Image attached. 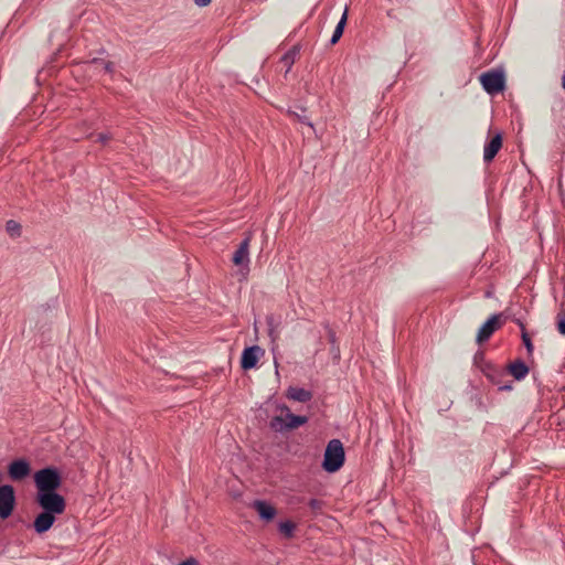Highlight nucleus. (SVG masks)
Wrapping results in <instances>:
<instances>
[{"mask_svg": "<svg viewBox=\"0 0 565 565\" xmlns=\"http://www.w3.org/2000/svg\"><path fill=\"white\" fill-rule=\"evenodd\" d=\"M35 503L46 512L54 515L63 514L66 509V501L57 491L36 493Z\"/></svg>", "mask_w": 565, "mask_h": 565, "instance_id": "4", "label": "nucleus"}, {"mask_svg": "<svg viewBox=\"0 0 565 565\" xmlns=\"http://www.w3.org/2000/svg\"><path fill=\"white\" fill-rule=\"evenodd\" d=\"M308 505L312 511H319L322 508V501L312 498L309 500Z\"/></svg>", "mask_w": 565, "mask_h": 565, "instance_id": "27", "label": "nucleus"}, {"mask_svg": "<svg viewBox=\"0 0 565 565\" xmlns=\"http://www.w3.org/2000/svg\"><path fill=\"white\" fill-rule=\"evenodd\" d=\"M249 244H250V235H247L238 245L237 249L233 255V263L236 266H245L248 267L249 264Z\"/></svg>", "mask_w": 565, "mask_h": 565, "instance_id": "13", "label": "nucleus"}, {"mask_svg": "<svg viewBox=\"0 0 565 565\" xmlns=\"http://www.w3.org/2000/svg\"><path fill=\"white\" fill-rule=\"evenodd\" d=\"M278 530L286 539H291L296 530V524L292 521L286 520L279 523Z\"/></svg>", "mask_w": 565, "mask_h": 565, "instance_id": "20", "label": "nucleus"}, {"mask_svg": "<svg viewBox=\"0 0 565 565\" xmlns=\"http://www.w3.org/2000/svg\"><path fill=\"white\" fill-rule=\"evenodd\" d=\"M482 374L493 384L497 385L499 391H511L513 388L512 382L505 380L507 374L504 369L495 364H484Z\"/></svg>", "mask_w": 565, "mask_h": 565, "instance_id": "6", "label": "nucleus"}, {"mask_svg": "<svg viewBox=\"0 0 565 565\" xmlns=\"http://www.w3.org/2000/svg\"><path fill=\"white\" fill-rule=\"evenodd\" d=\"M90 63L103 65V68H104V71L106 73H113L114 70H115V65L110 61H103L100 58H93Z\"/></svg>", "mask_w": 565, "mask_h": 565, "instance_id": "26", "label": "nucleus"}, {"mask_svg": "<svg viewBox=\"0 0 565 565\" xmlns=\"http://www.w3.org/2000/svg\"><path fill=\"white\" fill-rule=\"evenodd\" d=\"M252 507L256 510L259 518L266 522L271 521L277 514L275 507L264 500H255Z\"/></svg>", "mask_w": 565, "mask_h": 565, "instance_id": "14", "label": "nucleus"}, {"mask_svg": "<svg viewBox=\"0 0 565 565\" xmlns=\"http://www.w3.org/2000/svg\"><path fill=\"white\" fill-rule=\"evenodd\" d=\"M6 231L11 237H20L22 234V226L14 220H9L6 223Z\"/></svg>", "mask_w": 565, "mask_h": 565, "instance_id": "21", "label": "nucleus"}, {"mask_svg": "<svg viewBox=\"0 0 565 565\" xmlns=\"http://www.w3.org/2000/svg\"><path fill=\"white\" fill-rule=\"evenodd\" d=\"M345 461L343 444L340 439H331L326 447L322 468L329 473L337 472Z\"/></svg>", "mask_w": 565, "mask_h": 565, "instance_id": "2", "label": "nucleus"}, {"mask_svg": "<svg viewBox=\"0 0 565 565\" xmlns=\"http://www.w3.org/2000/svg\"><path fill=\"white\" fill-rule=\"evenodd\" d=\"M17 499L15 491L11 484L0 486V519L7 520L13 513Z\"/></svg>", "mask_w": 565, "mask_h": 565, "instance_id": "7", "label": "nucleus"}, {"mask_svg": "<svg viewBox=\"0 0 565 565\" xmlns=\"http://www.w3.org/2000/svg\"><path fill=\"white\" fill-rule=\"evenodd\" d=\"M482 88L489 95H495L505 88V75L502 70H490L480 75Z\"/></svg>", "mask_w": 565, "mask_h": 565, "instance_id": "5", "label": "nucleus"}, {"mask_svg": "<svg viewBox=\"0 0 565 565\" xmlns=\"http://www.w3.org/2000/svg\"><path fill=\"white\" fill-rule=\"evenodd\" d=\"M503 326L502 313L492 315L478 330L476 342L482 344Z\"/></svg>", "mask_w": 565, "mask_h": 565, "instance_id": "8", "label": "nucleus"}, {"mask_svg": "<svg viewBox=\"0 0 565 565\" xmlns=\"http://www.w3.org/2000/svg\"><path fill=\"white\" fill-rule=\"evenodd\" d=\"M110 139H111V135L110 134L100 132V134L97 135V141L102 142L104 145L106 142H108Z\"/></svg>", "mask_w": 565, "mask_h": 565, "instance_id": "28", "label": "nucleus"}, {"mask_svg": "<svg viewBox=\"0 0 565 565\" xmlns=\"http://www.w3.org/2000/svg\"><path fill=\"white\" fill-rule=\"evenodd\" d=\"M521 338H522V342L526 349L527 354L532 355L533 351H534V347H533L532 340L526 330H523V332L521 333Z\"/></svg>", "mask_w": 565, "mask_h": 565, "instance_id": "25", "label": "nucleus"}, {"mask_svg": "<svg viewBox=\"0 0 565 565\" xmlns=\"http://www.w3.org/2000/svg\"><path fill=\"white\" fill-rule=\"evenodd\" d=\"M507 370H508L509 374H511L514 377V380H516V381L524 380L530 372V369L526 365V363L520 359L510 363L507 366Z\"/></svg>", "mask_w": 565, "mask_h": 565, "instance_id": "15", "label": "nucleus"}, {"mask_svg": "<svg viewBox=\"0 0 565 565\" xmlns=\"http://www.w3.org/2000/svg\"><path fill=\"white\" fill-rule=\"evenodd\" d=\"M36 493L57 491L62 484V477L57 468L45 467L34 473Z\"/></svg>", "mask_w": 565, "mask_h": 565, "instance_id": "3", "label": "nucleus"}, {"mask_svg": "<svg viewBox=\"0 0 565 565\" xmlns=\"http://www.w3.org/2000/svg\"><path fill=\"white\" fill-rule=\"evenodd\" d=\"M300 110H301V113L291 111V110H289L288 113L290 116L295 117V119H297L299 122L307 125L313 129V124L311 122L310 118L305 114L306 109L301 107Z\"/></svg>", "mask_w": 565, "mask_h": 565, "instance_id": "22", "label": "nucleus"}, {"mask_svg": "<svg viewBox=\"0 0 565 565\" xmlns=\"http://www.w3.org/2000/svg\"><path fill=\"white\" fill-rule=\"evenodd\" d=\"M387 15H388V17H392V10H388V11H387Z\"/></svg>", "mask_w": 565, "mask_h": 565, "instance_id": "32", "label": "nucleus"}, {"mask_svg": "<svg viewBox=\"0 0 565 565\" xmlns=\"http://www.w3.org/2000/svg\"><path fill=\"white\" fill-rule=\"evenodd\" d=\"M31 473V465L25 458L12 460L8 465V475L13 481H21Z\"/></svg>", "mask_w": 565, "mask_h": 565, "instance_id": "9", "label": "nucleus"}, {"mask_svg": "<svg viewBox=\"0 0 565 565\" xmlns=\"http://www.w3.org/2000/svg\"><path fill=\"white\" fill-rule=\"evenodd\" d=\"M264 354V350L258 345L247 347L243 350L241 356V367L244 371L254 369L259 358Z\"/></svg>", "mask_w": 565, "mask_h": 565, "instance_id": "10", "label": "nucleus"}, {"mask_svg": "<svg viewBox=\"0 0 565 565\" xmlns=\"http://www.w3.org/2000/svg\"><path fill=\"white\" fill-rule=\"evenodd\" d=\"M194 3L198 7H206L211 3V0H194Z\"/></svg>", "mask_w": 565, "mask_h": 565, "instance_id": "29", "label": "nucleus"}, {"mask_svg": "<svg viewBox=\"0 0 565 565\" xmlns=\"http://www.w3.org/2000/svg\"><path fill=\"white\" fill-rule=\"evenodd\" d=\"M502 134L500 131L495 132L494 136L486 142L483 149V161L484 163H490L495 158L500 149L502 148Z\"/></svg>", "mask_w": 565, "mask_h": 565, "instance_id": "11", "label": "nucleus"}, {"mask_svg": "<svg viewBox=\"0 0 565 565\" xmlns=\"http://www.w3.org/2000/svg\"><path fill=\"white\" fill-rule=\"evenodd\" d=\"M556 328H557V331L562 335H565V311L564 310L558 311L556 315Z\"/></svg>", "mask_w": 565, "mask_h": 565, "instance_id": "24", "label": "nucleus"}, {"mask_svg": "<svg viewBox=\"0 0 565 565\" xmlns=\"http://www.w3.org/2000/svg\"><path fill=\"white\" fill-rule=\"evenodd\" d=\"M518 326L521 328V333L523 330H526L524 323L521 320H518Z\"/></svg>", "mask_w": 565, "mask_h": 565, "instance_id": "31", "label": "nucleus"}, {"mask_svg": "<svg viewBox=\"0 0 565 565\" xmlns=\"http://www.w3.org/2000/svg\"><path fill=\"white\" fill-rule=\"evenodd\" d=\"M266 324L268 328V335L273 342L279 338L280 321L277 320L273 315L266 317Z\"/></svg>", "mask_w": 565, "mask_h": 565, "instance_id": "19", "label": "nucleus"}, {"mask_svg": "<svg viewBox=\"0 0 565 565\" xmlns=\"http://www.w3.org/2000/svg\"><path fill=\"white\" fill-rule=\"evenodd\" d=\"M286 396L289 399L300 403H308L312 399V393L310 391L297 386H289Z\"/></svg>", "mask_w": 565, "mask_h": 565, "instance_id": "16", "label": "nucleus"}, {"mask_svg": "<svg viewBox=\"0 0 565 565\" xmlns=\"http://www.w3.org/2000/svg\"><path fill=\"white\" fill-rule=\"evenodd\" d=\"M299 53L300 46L294 45L280 57V63H282L286 66V74L291 70Z\"/></svg>", "mask_w": 565, "mask_h": 565, "instance_id": "17", "label": "nucleus"}, {"mask_svg": "<svg viewBox=\"0 0 565 565\" xmlns=\"http://www.w3.org/2000/svg\"><path fill=\"white\" fill-rule=\"evenodd\" d=\"M473 364L483 372V365L484 364H492L491 362L486 360L484 352L481 350H478L473 356Z\"/></svg>", "mask_w": 565, "mask_h": 565, "instance_id": "23", "label": "nucleus"}, {"mask_svg": "<svg viewBox=\"0 0 565 565\" xmlns=\"http://www.w3.org/2000/svg\"><path fill=\"white\" fill-rule=\"evenodd\" d=\"M347 21H348V9L344 10L340 21L338 22V24L333 31V34L330 40L331 45L337 44L339 42V40L341 39L344 28H345V24H347Z\"/></svg>", "mask_w": 565, "mask_h": 565, "instance_id": "18", "label": "nucleus"}, {"mask_svg": "<svg viewBox=\"0 0 565 565\" xmlns=\"http://www.w3.org/2000/svg\"><path fill=\"white\" fill-rule=\"evenodd\" d=\"M277 408L285 413V416L278 415L271 417L269 428L275 433L292 430L308 422L307 416L292 414L289 407L285 404L279 405Z\"/></svg>", "mask_w": 565, "mask_h": 565, "instance_id": "1", "label": "nucleus"}, {"mask_svg": "<svg viewBox=\"0 0 565 565\" xmlns=\"http://www.w3.org/2000/svg\"><path fill=\"white\" fill-rule=\"evenodd\" d=\"M56 516L50 512L43 511L39 513L33 521V529L35 533H46L55 523Z\"/></svg>", "mask_w": 565, "mask_h": 565, "instance_id": "12", "label": "nucleus"}, {"mask_svg": "<svg viewBox=\"0 0 565 565\" xmlns=\"http://www.w3.org/2000/svg\"><path fill=\"white\" fill-rule=\"evenodd\" d=\"M328 335H329V341L332 344H334V342H335V333H334V331L333 330H329Z\"/></svg>", "mask_w": 565, "mask_h": 565, "instance_id": "30", "label": "nucleus"}]
</instances>
